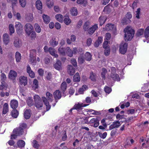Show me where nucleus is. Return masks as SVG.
<instances>
[{"mask_svg":"<svg viewBox=\"0 0 149 149\" xmlns=\"http://www.w3.org/2000/svg\"><path fill=\"white\" fill-rule=\"evenodd\" d=\"M125 39L126 41L131 40L134 36L135 31L132 28L127 26L124 30Z\"/></svg>","mask_w":149,"mask_h":149,"instance_id":"nucleus-1","label":"nucleus"},{"mask_svg":"<svg viewBox=\"0 0 149 149\" xmlns=\"http://www.w3.org/2000/svg\"><path fill=\"white\" fill-rule=\"evenodd\" d=\"M26 127V125L25 123H22L17 128L14 130L13 132L16 134L17 136L22 135L24 133V129Z\"/></svg>","mask_w":149,"mask_h":149,"instance_id":"nucleus-2","label":"nucleus"},{"mask_svg":"<svg viewBox=\"0 0 149 149\" xmlns=\"http://www.w3.org/2000/svg\"><path fill=\"white\" fill-rule=\"evenodd\" d=\"M34 105L38 109L41 108L43 106V103L40 96L37 95H35L33 97Z\"/></svg>","mask_w":149,"mask_h":149,"instance_id":"nucleus-3","label":"nucleus"},{"mask_svg":"<svg viewBox=\"0 0 149 149\" xmlns=\"http://www.w3.org/2000/svg\"><path fill=\"white\" fill-rule=\"evenodd\" d=\"M110 77L112 80L115 81H119L120 78L119 75L116 73V69L115 67L111 68V72Z\"/></svg>","mask_w":149,"mask_h":149,"instance_id":"nucleus-4","label":"nucleus"},{"mask_svg":"<svg viewBox=\"0 0 149 149\" xmlns=\"http://www.w3.org/2000/svg\"><path fill=\"white\" fill-rule=\"evenodd\" d=\"M24 29L26 33L29 36L33 29V27L30 24L27 23L24 26Z\"/></svg>","mask_w":149,"mask_h":149,"instance_id":"nucleus-5","label":"nucleus"},{"mask_svg":"<svg viewBox=\"0 0 149 149\" xmlns=\"http://www.w3.org/2000/svg\"><path fill=\"white\" fill-rule=\"evenodd\" d=\"M127 44L126 43H122L120 46L119 51L121 53L124 54L127 51Z\"/></svg>","mask_w":149,"mask_h":149,"instance_id":"nucleus-6","label":"nucleus"},{"mask_svg":"<svg viewBox=\"0 0 149 149\" xmlns=\"http://www.w3.org/2000/svg\"><path fill=\"white\" fill-rule=\"evenodd\" d=\"M99 121L97 118H93L91 119L89 122V123H93L92 126L96 127H97L99 124Z\"/></svg>","mask_w":149,"mask_h":149,"instance_id":"nucleus-7","label":"nucleus"},{"mask_svg":"<svg viewBox=\"0 0 149 149\" xmlns=\"http://www.w3.org/2000/svg\"><path fill=\"white\" fill-rule=\"evenodd\" d=\"M53 96L56 102H58V100L61 97V93L59 90H56L53 93Z\"/></svg>","mask_w":149,"mask_h":149,"instance_id":"nucleus-8","label":"nucleus"},{"mask_svg":"<svg viewBox=\"0 0 149 149\" xmlns=\"http://www.w3.org/2000/svg\"><path fill=\"white\" fill-rule=\"evenodd\" d=\"M67 72L70 75H73L75 72V68L71 65H68L67 66Z\"/></svg>","mask_w":149,"mask_h":149,"instance_id":"nucleus-9","label":"nucleus"},{"mask_svg":"<svg viewBox=\"0 0 149 149\" xmlns=\"http://www.w3.org/2000/svg\"><path fill=\"white\" fill-rule=\"evenodd\" d=\"M120 122L118 121L113 122L109 127V130H111L114 128H118L120 125Z\"/></svg>","mask_w":149,"mask_h":149,"instance_id":"nucleus-10","label":"nucleus"},{"mask_svg":"<svg viewBox=\"0 0 149 149\" xmlns=\"http://www.w3.org/2000/svg\"><path fill=\"white\" fill-rule=\"evenodd\" d=\"M19 81L21 85L23 84L24 86L26 85L27 83V77L24 76H21L19 78Z\"/></svg>","mask_w":149,"mask_h":149,"instance_id":"nucleus-11","label":"nucleus"},{"mask_svg":"<svg viewBox=\"0 0 149 149\" xmlns=\"http://www.w3.org/2000/svg\"><path fill=\"white\" fill-rule=\"evenodd\" d=\"M97 24H95L89 29L88 30V33L90 35H92L98 28Z\"/></svg>","mask_w":149,"mask_h":149,"instance_id":"nucleus-12","label":"nucleus"},{"mask_svg":"<svg viewBox=\"0 0 149 149\" xmlns=\"http://www.w3.org/2000/svg\"><path fill=\"white\" fill-rule=\"evenodd\" d=\"M42 99L46 107L47 111L49 110L51 108V106L49 105V102L47 100V99L45 97H42Z\"/></svg>","mask_w":149,"mask_h":149,"instance_id":"nucleus-13","label":"nucleus"},{"mask_svg":"<svg viewBox=\"0 0 149 149\" xmlns=\"http://www.w3.org/2000/svg\"><path fill=\"white\" fill-rule=\"evenodd\" d=\"M54 67L56 70H58L61 69V63L59 60H57L56 63L54 65Z\"/></svg>","mask_w":149,"mask_h":149,"instance_id":"nucleus-14","label":"nucleus"},{"mask_svg":"<svg viewBox=\"0 0 149 149\" xmlns=\"http://www.w3.org/2000/svg\"><path fill=\"white\" fill-rule=\"evenodd\" d=\"M3 40L4 43L5 45H7L9 42V36L8 35L5 33L3 34Z\"/></svg>","mask_w":149,"mask_h":149,"instance_id":"nucleus-15","label":"nucleus"},{"mask_svg":"<svg viewBox=\"0 0 149 149\" xmlns=\"http://www.w3.org/2000/svg\"><path fill=\"white\" fill-rule=\"evenodd\" d=\"M15 27L17 33H20L22 30V26L19 22L15 23Z\"/></svg>","mask_w":149,"mask_h":149,"instance_id":"nucleus-16","label":"nucleus"},{"mask_svg":"<svg viewBox=\"0 0 149 149\" xmlns=\"http://www.w3.org/2000/svg\"><path fill=\"white\" fill-rule=\"evenodd\" d=\"M105 30L107 31H112L115 29V25L111 24H108L105 27Z\"/></svg>","mask_w":149,"mask_h":149,"instance_id":"nucleus-17","label":"nucleus"},{"mask_svg":"<svg viewBox=\"0 0 149 149\" xmlns=\"http://www.w3.org/2000/svg\"><path fill=\"white\" fill-rule=\"evenodd\" d=\"M58 50L59 54L63 56H65L66 51V47H63L62 46H61L59 48Z\"/></svg>","mask_w":149,"mask_h":149,"instance_id":"nucleus-18","label":"nucleus"},{"mask_svg":"<svg viewBox=\"0 0 149 149\" xmlns=\"http://www.w3.org/2000/svg\"><path fill=\"white\" fill-rule=\"evenodd\" d=\"M10 107L13 109H16L18 105L17 101L15 100H12L10 102Z\"/></svg>","mask_w":149,"mask_h":149,"instance_id":"nucleus-19","label":"nucleus"},{"mask_svg":"<svg viewBox=\"0 0 149 149\" xmlns=\"http://www.w3.org/2000/svg\"><path fill=\"white\" fill-rule=\"evenodd\" d=\"M17 76V73L15 71L11 70L9 74V78L11 79L15 78Z\"/></svg>","mask_w":149,"mask_h":149,"instance_id":"nucleus-20","label":"nucleus"},{"mask_svg":"<svg viewBox=\"0 0 149 149\" xmlns=\"http://www.w3.org/2000/svg\"><path fill=\"white\" fill-rule=\"evenodd\" d=\"M102 37L101 36L99 37L97 40L94 43V46L96 47H98L99 45L102 42Z\"/></svg>","mask_w":149,"mask_h":149,"instance_id":"nucleus-21","label":"nucleus"},{"mask_svg":"<svg viewBox=\"0 0 149 149\" xmlns=\"http://www.w3.org/2000/svg\"><path fill=\"white\" fill-rule=\"evenodd\" d=\"M88 104H83V103H78V104H75L74 107V109H76L77 110L80 109H81V108L82 107H85L88 106Z\"/></svg>","mask_w":149,"mask_h":149,"instance_id":"nucleus-22","label":"nucleus"},{"mask_svg":"<svg viewBox=\"0 0 149 149\" xmlns=\"http://www.w3.org/2000/svg\"><path fill=\"white\" fill-rule=\"evenodd\" d=\"M49 52L51 55L54 56L55 57L57 58L58 57V55L55 53V50L54 48L50 47L49 49Z\"/></svg>","mask_w":149,"mask_h":149,"instance_id":"nucleus-23","label":"nucleus"},{"mask_svg":"<svg viewBox=\"0 0 149 149\" xmlns=\"http://www.w3.org/2000/svg\"><path fill=\"white\" fill-rule=\"evenodd\" d=\"M31 112V111L30 109H27L25 111L24 113V117L26 119H27L30 118Z\"/></svg>","mask_w":149,"mask_h":149,"instance_id":"nucleus-24","label":"nucleus"},{"mask_svg":"<svg viewBox=\"0 0 149 149\" xmlns=\"http://www.w3.org/2000/svg\"><path fill=\"white\" fill-rule=\"evenodd\" d=\"M7 87V85L5 81H2L1 82L0 84V90L3 91V90H6Z\"/></svg>","mask_w":149,"mask_h":149,"instance_id":"nucleus-25","label":"nucleus"},{"mask_svg":"<svg viewBox=\"0 0 149 149\" xmlns=\"http://www.w3.org/2000/svg\"><path fill=\"white\" fill-rule=\"evenodd\" d=\"M49 43L52 47H54L58 45V42L56 40V39L54 38H52L50 40Z\"/></svg>","mask_w":149,"mask_h":149,"instance_id":"nucleus-26","label":"nucleus"},{"mask_svg":"<svg viewBox=\"0 0 149 149\" xmlns=\"http://www.w3.org/2000/svg\"><path fill=\"white\" fill-rule=\"evenodd\" d=\"M36 6L37 9L41 10L42 7V3L40 0H37L36 3Z\"/></svg>","mask_w":149,"mask_h":149,"instance_id":"nucleus-27","label":"nucleus"},{"mask_svg":"<svg viewBox=\"0 0 149 149\" xmlns=\"http://www.w3.org/2000/svg\"><path fill=\"white\" fill-rule=\"evenodd\" d=\"M77 3L79 4L82 5L84 7L86 6L87 3L86 0H77Z\"/></svg>","mask_w":149,"mask_h":149,"instance_id":"nucleus-28","label":"nucleus"},{"mask_svg":"<svg viewBox=\"0 0 149 149\" xmlns=\"http://www.w3.org/2000/svg\"><path fill=\"white\" fill-rule=\"evenodd\" d=\"M20 45L19 38L17 37H15L14 41V46L16 47H20Z\"/></svg>","mask_w":149,"mask_h":149,"instance_id":"nucleus-29","label":"nucleus"},{"mask_svg":"<svg viewBox=\"0 0 149 149\" xmlns=\"http://www.w3.org/2000/svg\"><path fill=\"white\" fill-rule=\"evenodd\" d=\"M73 80L74 82H79L80 81V77L79 73H76L74 75L73 78Z\"/></svg>","mask_w":149,"mask_h":149,"instance_id":"nucleus-30","label":"nucleus"},{"mask_svg":"<svg viewBox=\"0 0 149 149\" xmlns=\"http://www.w3.org/2000/svg\"><path fill=\"white\" fill-rule=\"evenodd\" d=\"M8 111V104L7 103H5L3 106V113L6 114Z\"/></svg>","mask_w":149,"mask_h":149,"instance_id":"nucleus-31","label":"nucleus"},{"mask_svg":"<svg viewBox=\"0 0 149 149\" xmlns=\"http://www.w3.org/2000/svg\"><path fill=\"white\" fill-rule=\"evenodd\" d=\"M46 96L48 100L50 102H52L53 100V97L52 95L49 92H47L46 93Z\"/></svg>","mask_w":149,"mask_h":149,"instance_id":"nucleus-32","label":"nucleus"},{"mask_svg":"<svg viewBox=\"0 0 149 149\" xmlns=\"http://www.w3.org/2000/svg\"><path fill=\"white\" fill-rule=\"evenodd\" d=\"M15 58L17 62H19L21 58V54L18 52H16L15 55Z\"/></svg>","mask_w":149,"mask_h":149,"instance_id":"nucleus-33","label":"nucleus"},{"mask_svg":"<svg viewBox=\"0 0 149 149\" xmlns=\"http://www.w3.org/2000/svg\"><path fill=\"white\" fill-rule=\"evenodd\" d=\"M42 17L45 23L47 24L50 21V18L48 16L45 14H43Z\"/></svg>","mask_w":149,"mask_h":149,"instance_id":"nucleus-34","label":"nucleus"},{"mask_svg":"<svg viewBox=\"0 0 149 149\" xmlns=\"http://www.w3.org/2000/svg\"><path fill=\"white\" fill-rule=\"evenodd\" d=\"M63 22L67 25H69L71 23V20L67 15H66L65 16V18L63 20Z\"/></svg>","mask_w":149,"mask_h":149,"instance_id":"nucleus-35","label":"nucleus"},{"mask_svg":"<svg viewBox=\"0 0 149 149\" xmlns=\"http://www.w3.org/2000/svg\"><path fill=\"white\" fill-rule=\"evenodd\" d=\"M106 19L104 17H100L99 19V21L100 22V26H102L105 22Z\"/></svg>","mask_w":149,"mask_h":149,"instance_id":"nucleus-36","label":"nucleus"},{"mask_svg":"<svg viewBox=\"0 0 149 149\" xmlns=\"http://www.w3.org/2000/svg\"><path fill=\"white\" fill-rule=\"evenodd\" d=\"M18 114L19 112L16 109H13L11 112L12 116L14 118H16L18 115Z\"/></svg>","mask_w":149,"mask_h":149,"instance_id":"nucleus-37","label":"nucleus"},{"mask_svg":"<svg viewBox=\"0 0 149 149\" xmlns=\"http://www.w3.org/2000/svg\"><path fill=\"white\" fill-rule=\"evenodd\" d=\"M70 11V14L72 15L76 16L77 14V9L75 7L72 8Z\"/></svg>","mask_w":149,"mask_h":149,"instance_id":"nucleus-38","label":"nucleus"},{"mask_svg":"<svg viewBox=\"0 0 149 149\" xmlns=\"http://www.w3.org/2000/svg\"><path fill=\"white\" fill-rule=\"evenodd\" d=\"M66 52L68 56L70 57L72 56L73 53L69 47H66Z\"/></svg>","mask_w":149,"mask_h":149,"instance_id":"nucleus-39","label":"nucleus"},{"mask_svg":"<svg viewBox=\"0 0 149 149\" xmlns=\"http://www.w3.org/2000/svg\"><path fill=\"white\" fill-rule=\"evenodd\" d=\"M85 58L86 61H90L91 59V54L88 52H86L85 54Z\"/></svg>","mask_w":149,"mask_h":149,"instance_id":"nucleus-40","label":"nucleus"},{"mask_svg":"<svg viewBox=\"0 0 149 149\" xmlns=\"http://www.w3.org/2000/svg\"><path fill=\"white\" fill-rule=\"evenodd\" d=\"M90 26V24L88 22H86L84 24L83 26V29L84 31H88Z\"/></svg>","mask_w":149,"mask_h":149,"instance_id":"nucleus-41","label":"nucleus"},{"mask_svg":"<svg viewBox=\"0 0 149 149\" xmlns=\"http://www.w3.org/2000/svg\"><path fill=\"white\" fill-rule=\"evenodd\" d=\"M27 103L28 105L31 107L34 104L33 100L31 97H29L27 100Z\"/></svg>","mask_w":149,"mask_h":149,"instance_id":"nucleus-42","label":"nucleus"},{"mask_svg":"<svg viewBox=\"0 0 149 149\" xmlns=\"http://www.w3.org/2000/svg\"><path fill=\"white\" fill-rule=\"evenodd\" d=\"M17 145L19 148H21L24 146L25 142L23 140H19L17 142Z\"/></svg>","mask_w":149,"mask_h":149,"instance_id":"nucleus-43","label":"nucleus"},{"mask_svg":"<svg viewBox=\"0 0 149 149\" xmlns=\"http://www.w3.org/2000/svg\"><path fill=\"white\" fill-rule=\"evenodd\" d=\"M63 15L60 14H58L55 15V18L58 21L61 22L63 21Z\"/></svg>","mask_w":149,"mask_h":149,"instance_id":"nucleus-44","label":"nucleus"},{"mask_svg":"<svg viewBox=\"0 0 149 149\" xmlns=\"http://www.w3.org/2000/svg\"><path fill=\"white\" fill-rule=\"evenodd\" d=\"M67 88L66 84L65 82H63L61 86V90L64 93L66 90Z\"/></svg>","mask_w":149,"mask_h":149,"instance_id":"nucleus-45","label":"nucleus"},{"mask_svg":"<svg viewBox=\"0 0 149 149\" xmlns=\"http://www.w3.org/2000/svg\"><path fill=\"white\" fill-rule=\"evenodd\" d=\"M33 146L36 149L38 148L40 146V145L38 144V142L36 140H33L32 142Z\"/></svg>","mask_w":149,"mask_h":149,"instance_id":"nucleus-46","label":"nucleus"},{"mask_svg":"<svg viewBox=\"0 0 149 149\" xmlns=\"http://www.w3.org/2000/svg\"><path fill=\"white\" fill-rule=\"evenodd\" d=\"M104 11L106 12L107 13H109L111 11L110 6L109 5L106 6L104 8Z\"/></svg>","mask_w":149,"mask_h":149,"instance_id":"nucleus-47","label":"nucleus"},{"mask_svg":"<svg viewBox=\"0 0 149 149\" xmlns=\"http://www.w3.org/2000/svg\"><path fill=\"white\" fill-rule=\"evenodd\" d=\"M9 29L10 32V35H11L13 33L15 32L13 25L12 24H9Z\"/></svg>","mask_w":149,"mask_h":149,"instance_id":"nucleus-48","label":"nucleus"},{"mask_svg":"<svg viewBox=\"0 0 149 149\" xmlns=\"http://www.w3.org/2000/svg\"><path fill=\"white\" fill-rule=\"evenodd\" d=\"M144 33L145 37L147 38L149 36V26L147 27Z\"/></svg>","mask_w":149,"mask_h":149,"instance_id":"nucleus-49","label":"nucleus"},{"mask_svg":"<svg viewBox=\"0 0 149 149\" xmlns=\"http://www.w3.org/2000/svg\"><path fill=\"white\" fill-rule=\"evenodd\" d=\"M144 30L143 29H139L136 33V35L138 36H139L143 34Z\"/></svg>","mask_w":149,"mask_h":149,"instance_id":"nucleus-50","label":"nucleus"},{"mask_svg":"<svg viewBox=\"0 0 149 149\" xmlns=\"http://www.w3.org/2000/svg\"><path fill=\"white\" fill-rule=\"evenodd\" d=\"M98 133L100 137L103 139H105L107 135V133L106 132H104L103 134H102L101 133L98 132Z\"/></svg>","mask_w":149,"mask_h":149,"instance_id":"nucleus-51","label":"nucleus"},{"mask_svg":"<svg viewBox=\"0 0 149 149\" xmlns=\"http://www.w3.org/2000/svg\"><path fill=\"white\" fill-rule=\"evenodd\" d=\"M34 28L35 30L38 33L40 32L41 31V29L38 24H35L34 25Z\"/></svg>","mask_w":149,"mask_h":149,"instance_id":"nucleus-52","label":"nucleus"},{"mask_svg":"<svg viewBox=\"0 0 149 149\" xmlns=\"http://www.w3.org/2000/svg\"><path fill=\"white\" fill-rule=\"evenodd\" d=\"M33 87L35 89L38 88V81L36 79H34V80Z\"/></svg>","mask_w":149,"mask_h":149,"instance_id":"nucleus-53","label":"nucleus"},{"mask_svg":"<svg viewBox=\"0 0 149 149\" xmlns=\"http://www.w3.org/2000/svg\"><path fill=\"white\" fill-rule=\"evenodd\" d=\"M19 3L21 6L23 7H24L26 4V0H19Z\"/></svg>","mask_w":149,"mask_h":149,"instance_id":"nucleus-54","label":"nucleus"},{"mask_svg":"<svg viewBox=\"0 0 149 149\" xmlns=\"http://www.w3.org/2000/svg\"><path fill=\"white\" fill-rule=\"evenodd\" d=\"M110 48H107V49H105L104 51V55L106 56H108L110 54Z\"/></svg>","mask_w":149,"mask_h":149,"instance_id":"nucleus-55","label":"nucleus"},{"mask_svg":"<svg viewBox=\"0 0 149 149\" xmlns=\"http://www.w3.org/2000/svg\"><path fill=\"white\" fill-rule=\"evenodd\" d=\"M90 78L93 81H95V77L94 74L93 72H91L90 73Z\"/></svg>","mask_w":149,"mask_h":149,"instance_id":"nucleus-56","label":"nucleus"},{"mask_svg":"<svg viewBox=\"0 0 149 149\" xmlns=\"http://www.w3.org/2000/svg\"><path fill=\"white\" fill-rule=\"evenodd\" d=\"M6 96H8L9 95V93L8 92H6L5 93L3 91H2L0 93V95L1 97H4L5 95Z\"/></svg>","mask_w":149,"mask_h":149,"instance_id":"nucleus-57","label":"nucleus"},{"mask_svg":"<svg viewBox=\"0 0 149 149\" xmlns=\"http://www.w3.org/2000/svg\"><path fill=\"white\" fill-rule=\"evenodd\" d=\"M71 63L75 67L77 66V62L74 59H72L70 60Z\"/></svg>","mask_w":149,"mask_h":149,"instance_id":"nucleus-58","label":"nucleus"},{"mask_svg":"<svg viewBox=\"0 0 149 149\" xmlns=\"http://www.w3.org/2000/svg\"><path fill=\"white\" fill-rule=\"evenodd\" d=\"M104 90L106 93H109L111 91V89L109 87L106 86L104 88Z\"/></svg>","mask_w":149,"mask_h":149,"instance_id":"nucleus-59","label":"nucleus"},{"mask_svg":"<svg viewBox=\"0 0 149 149\" xmlns=\"http://www.w3.org/2000/svg\"><path fill=\"white\" fill-rule=\"evenodd\" d=\"M36 58L33 55H30V60L31 62L32 63H34L36 61Z\"/></svg>","mask_w":149,"mask_h":149,"instance_id":"nucleus-60","label":"nucleus"},{"mask_svg":"<svg viewBox=\"0 0 149 149\" xmlns=\"http://www.w3.org/2000/svg\"><path fill=\"white\" fill-rule=\"evenodd\" d=\"M6 75L4 73H2L1 75V80L2 81H5L6 79Z\"/></svg>","mask_w":149,"mask_h":149,"instance_id":"nucleus-61","label":"nucleus"},{"mask_svg":"<svg viewBox=\"0 0 149 149\" xmlns=\"http://www.w3.org/2000/svg\"><path fill=\"white\" fill-rule=\"evenodd\" d=\"M12 4V8L13 9L14 7L16 6V3H17V0H11Z\"/></svg>","mask_w":149,"mask_h":149,"instance_id":"nucleus-62","label":"nucleus"},{"mask_svg":"<svg viewBox=\"0 0 149 149\" xmlns=\"http://www.w3.org/2000/svg\"><path fill=\"white\" fill-rule=\"evenodd\" d=\"M125 16L128 19V20L130 21V20L129 19L132 17V15L130 12H128L126 15Z\"/></svg>","mask_w":149,"mask_h":149,"instance_id":"nucleus-63","label":"nucleus"},{"mask_svg":"<svg viewBox=\"0 0 149 149\" xmlns=\"http://www.w3.org/2000/svg\"><path fill=\"white\" fill-rule=\"evenodd\" d=\"M92 40L91 38H88L87 39L86 42V44L88 46H89L91 44Z\"/></svg>","mask_w":149,"mask_h":149,"instance_id":"nucleus-64","label":"nucleus"}]
</instances>
